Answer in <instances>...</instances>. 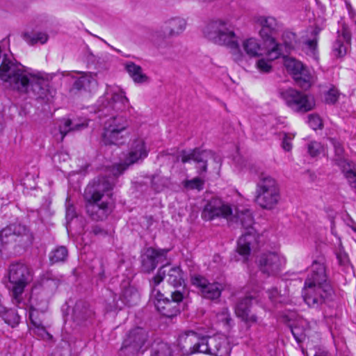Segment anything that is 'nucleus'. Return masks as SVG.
Instances as JSON below:
<instances>
[{
  "label": "nucleus",
  "instance_id": "423d86ee",
  "mask_svg": "<svg viewBox=\"0 0 356 356\" xmlns=\"http://www.w3.org/2000/svg\"><path fill=\"white\" fill-rule=\"evenodd\" d=\"M281 200L278 182L273 177L261 173L256 184L254 201L261 208L266 210L275 209Z\"/></svg>",
  "mask_w": 356,
  "mask_h": 356
},
{
  "label": "nucleus",
  "instance_id": "b1692460",
  "mask_svg": "<svg viewBox=\"0 0 356 356\" xmlns=\"http://www.w3.org/2000/svg\"><path fill=\"white\" fill-rule=\"evenodd\" d=\"M186 21L181 17H172L166 19L161 26V34L163 38L178 36L186 28Z\"/></svg>",
  "mask_w": 356,
  "mask_h": 356
},
{
  "label": "nucleus",
  "instance_id": "052dcab7",
  "mask_svg": "<svg viewBox=\"0 0 356 356\" xmlns=\"http://www.w3.org/2000/svg\"><path fill=\"white\" fill-rule=\"evenodd\" d=\"M321 31V29L318 27H315L314 30L312 32V35H314V38H317V35L319 34Z\"/></svg>",
  "mask_w": 356,
  "mask_h": 356
},
{
  "label": "nucleus",
  "instance_id": "09e8293b",
  "mask_svg": "<svg viewBox=\"0 0 356 356\" xmlns=\"http://www.w3.org/2000/svg\"><path fill=\"white\" fill-rule=\"evenodd\" d=\"M35 334L44 339H51L52 336L47 331L43 324L33 328Z\"/></svg>",
  "mask_w": 356,
  "mask_h": 356
},
{
  "label": "nucleus",
  "instance_id": "f3484780",
  "mask_svg": "<svg viewBox=\"0 0 356 356\" xmlns=\"http://www.w3.org/2000/svg\"><path fill=\"white\" fill-rule=\"evenodd\" d=\"M109 92L111 95V101H108L105 97L99 99V111L104 113L105 115L111 113L112 111H119L124 110L129 104V99L125 96V92L120 88L115 87L108 90L106 94Z\"/></svg>",
  "mask_w": 356,
  "mask_h": 356
},
{
  "label": "nucleus",
  "instance_id": "4d7b16f0",
  "mask_svg": "<svg viewBox=\"0 0 356 356\" xmlns=\"http://www.w3.org/2000/svg\"><path fill=\"white\" fill-rule=\"evenodd\" d=\"M92 232L95 235H104L106 234V232L99 226H95L92 227Z\"/></svg>",
  "mask_w": 356,
  "mask_h": 356
},
{
  "label": "nucleus",
  "instance_id": "603ef678",
  "mask_svg": "<svg viewBox=\"0 0 356 356\" xmlns=\"http://www.w3.org/2000/svg\"><path fill=\"white\" fill-rule=\"evenodd\" d=\"M218 319L219 321L223 322L225 324H228L230 320L229 314L227 308H223L221 313L218 315Z\"/></svg>",
  "mask_w": 356,
  "mask_h": 356
},
{
  "label": "nucleus",
  "instance_id": "9b49d317",
  "mask_svg": "<svg viewBox=\"0 0 356 356\" xmlns=\"http://www.w3.org/2000/svg\"><path fill=\"white\" fill-rule=\"evenodd\" d=\"M148 152L149 150L143 138L138 137L134 139L124 163L114 165L110 170L111 173L114 177H118L128 166L146 158Z\"/></svg>",
  "mask_w": 356,
  "mask_h": 356
},
{
  "label": "nucleus",
  "instance_id": "7c9ffc66",
  "mask_svg": "<svg viewBox=\"0 0 356 356\" xmlns=\"http://www.w3.org/2000/svg\"><path fill=\"white\" fill-rule=\"evenodd\" d=\"M22 38L30 45L37 43L42 44L46 43L49 39L48 35L44 32H25L22 34Z\"/></svg>",
  "mask_w": 356,
  "mask_h": 356
},
{
  "label": "nucleus",
  "instance_id": "393cba45",
  "mask_svg": "<svg viewBox=\"0 0 356 356\" xmlns=\"http://www.w3.org/2000/svg\"><path fill=\"white\" fill-rule=\"evenodd\" d=\"M281 55V45L266 47V57L259 58L255 63L257 70L262 74L270 73L273 70L272 62L279 58Z\"/></svg>",
  "mask_w": 356,
  "mask_h": 356
},
{
  "label": "nucleus",
  "instance_id": "c85d7f7f",
  "mask_svg": "<svg viewBox=\"0 0 356 356\" xmlns=\"http://www.w3.org/2000/svg\"><path fill=\"white\" fill-rule=\"evenodd\" d=\"M126 70L135 83H143L149 81L148 76L143 72L140 66L133 62L126 64Z\"/></svg>",
  "mask_w": 356,
  "mask_h": 356
},
{
  "label": "nucleus",
  "instance_id": "a19ab883",
  "mask_svg": "<svg viewBox=\"0 0 356 356\" xmlns=\"http://www.w3.org/2000/svg\"><path fill=\"white\" fill-rule=\"evenodd\" d=\"M204 184V179L200 177H195L185 182V186L189 189H197L201 191Z\"/></svg>",
  "mask_w": 356,
  "mask_h": 356
},
{
  "label": "nucleus",
  "instance_id": "13d9d810",
  "mask_svg": "<svg viewBox=\"0 0 356 356\" xmlns=\"http://www.w3.org/2000/svg\"><path fill=\"white\" fill-rule=\"evenodd\" d=\"M75 216L74 209L72 207H69L67 209L66 216L68 218H72Z\"/></svg>",
  "mask_w": 356,
  "mask_h": 356
},
{
  "label": "nucleus",
  "instance_id": "37998d69",
  "mask_svg": "<svg viewBox=\"0 0 356 356\" xmlns=\"http://www.w3.org/2000/svg\"><path fill=\"white\" fill-rule=\"evenodd\" d=\"M152 356H172V351L168 344L161 343L157 349L154 351Z\"/></svg>",
  "mask_w": 356,
  "mask_h": 356
},
{
  "label": "nucleus",
  "instance_id": "c756f323",
  "mask_svg": "<svg viewBox=\"0 0 356 356\" xmlns=\"http://www.w3.org/2000/svg\"><path fill=\"white\" fill-rule=\"evenodd\" d=\"M88 127L87 122L80 124H72L69 119H63L60 120L58 125V130L60 134V140H63L66 134L71 131H79Z\"/></svg>",
  "mask_w": 356,
  "mask_h": 356
},
{
  "label": "nucleus",
  "instance_id": "864d4df0",
  "mask_svg": "<svg viewBox=\"0 0 356 356\" xmlns=\"http://www.w3.org/2000/svg\"><path fill=\"white\" fill-rule=\"evenodd\" d=\"M291 330L296 340L298 341H301L303 339L304 331L300 330L297 326L291 327Z\"/></svg>",
  "mask_w": 356,
  "mask_h": 356
},
{
  "label": "nucleus",
  "instance_id": "6e6d98bb",
  "mask_svg": "<svg viewBox=\"0 0 356 356\" xmlns=\"http://www.w3.org/2000/svg\"><path fill=\"white\" fill-rule=\"evenodd\" d=\"M87 81L86 78H82V76L79 77L76 79L74 83V88L76 90H86L84 87V81Z\"/></svg>",
  "mask_w": 356,
  "mask_h": 356
},
{
  "label": "nucleus",
  "instance_id": "c03bdc74",
  "mask_svg": "<svg viewBox=\"0 0 356 356\" xmlns=\"http://www.w3.org/2000/svg\"><path fill=\"white\" fill-rule=\"evenodd\" d=\"M323 151V147L321 143L312 141L308 144V152L312 156H316Z\"/></svg>",
  "mask_w": 356,
  "mask_h": 356
},
{
  "label": "nucleus",
  "instance_id": "4468645a",
  "mask_svg": "<svg viewBox=\"0 0 356 356\" xmlns=\"http://www.w3.org/2000/svg\"><path fill=\"white\" fill-rule=\"evenodd\" d=\"M231 351L227 336L217 334L211 337H203L201 353L212 356H229Z\"/></svg>",
  "mask_w": 356,
  "mask_h": 356
},
{
  "label": "nucleus",
  "instance_id": "72a5a7b5",
  "mask_svg": "<svg viewBox=\"0 0 356 356\" xmlns=\"http://www.w3.org/2000/svg\"><path fill=\"white\" fill-rule=\"evenodd\" d=\"M330 141L334 148L336 161H337L338 165L342 168L343 165L350 167V163L347 162L344 158V149L341 143L334 138H331Z\"/></svg>",
  "mask_w": 356,
  "mask_h": 356
},
{
  "label": "nucleus",
  "instance_id": "aec40b11",
  "mask_svg": "<svg viewBox=\"0 0 356 356\" xmlns=\"http://www.w3.org/2000/svg\"><path fill=\"white\" fill-rule=\"evenodd\" d=\"M147 339L146 331L141 327H136L129 332L124 340L120 348L121 355L134 354L139 351Z\"/></svg>",
  "mask_w": 356,
  "mask_h": 356
},
{
  "label": "nucleus",
  "instance_id": "f257e3e1",
  "mask_svg": "<svg viewBox=\"0 0 356 356\" xmlns=\"http://www.w3.org/2000/svg\"><path fill=\"white\" fill-rule=\"evenodd\" d=\"M0 79L7 86L21 92L31 90L39 93L47 86V80L40 72H31L8 58H3L0 65Z\"/></svg>",
  "mask_w": 356,
  "mask_h": 356
},
{
  "label": "nucleus",
  "instance_id": "bf43d9fd",
  "mask_svg": "<svg viewBox=\"0 0 356 356\" xmlns=\"http://www.w3.org/2000/svg\"><path fill=\"white\" fill-rule=\"evenodd\" d=\"M314 356H331L330 354L326 350H319L316 352Z\"/></svg>",
  "mask_w": 356,
  "mask_h": 356
},
{
  "label": "nucleus",
  "instance_id": "6e6552de",
  "mask_svg": "<svg viewBox=\"0 0 356 356\" xmlns=\"http://www.w3.org/2000/svg\"><path fill=\"white\" fill-rule=\"evenodd\" d=\"M236 214L242 226L247 229V232L238 238L236 249L238 253L246 261L250 256L251 249L258 243L259 235L252 227L254 219L250 211L245 209L238 211Z\"/></svg>",
  "mask_w": 356,
  "mask_h": 356
},
{
  "label": "nucleus",
  "instance_id": "3c124183",
  "mask_svg": "<svg viewBox=\"0 0 356 356\" xmlns=\"http://www.w3.org/2000/svg\"><path fill=\"white\" fill-rule=\"evenodd\" d=\"M268 298L273 303L275 304L280 302V293L278 290L275 288H273L268 291Z\"/></svg>",
  "mask_w": 356,
  "mask_h": 356
},
{
  "label": "nucleus",
  "instance_id": "412c9836",
  "mask_svg": "<svg viewBox=\"0 0 356 356\" xmlns=\"http://www.w3.org/2000/svg\"><path fill=\"white\" fill-rule=\"evenodd\" d=\"M337 38L332 45V54L336 58L344 56L350 48L351 34L348 24L341 19L339 22Z\"/></svg>",
  "mask_w": 356,
  "mask_h": 356
},
{
  "label": "nucleus",
  "instance_id": "ea45409f",
  "mask_svg": "<svg viewBox=\"0 0 356 356\" xmlns=\"http://www.w3.org/2000/svg\"><path fill=\"white\" fill-rule=\"evenodd\" d=\"M201 152L194 151L191 153H187L186 152H183L181 155V160L183 163L189 162L191 161H194L196 162H202V158L199 159L200 154Z\"/></svg>",
  "mask_w": 356,
  "mask_h": 356
},
{
  "label": "nucleus",
  "instance_id": "58836bf2",
  "mask_svg": "<svg viewBox=\"0 0 356 356\" xmlns=\"http://www.w3.org/2000/svg\"><path fill=\"white\" fill-rule=\"evenodd\" d=\"M336 257L338 263L341 266H347L349 264V258L348 254L344 250L343 247L340 244L338 250L336 252Z\"/></svg>",
  "mask_w": 356,
  "mask_h": 356
},
{
  "label": "nucleus",
  "instance_id": "49530a36",
  "mask_svg": "<svg viewBox=\"0 0 356 356\" xmlns=\"http://www.w3.org/2000/svg\"><path fill=\"white\" fill-rule=\"evenodd\" d=\"M339 92L335 88H330L325 95V102L327 104H334L339 98Z\"/></svg>",
  "mask_w": 356,
  "mask_h": 356
},
{
  "label": "nucleus",
  "instance_id": "f03ea898",
  "mask_svg": "<svg viewBox=\"0 0 356 356\" xmlns=\"http://www.w3.org/2000/svg\"><path fill=\"white\" fill-rule=\"evenodd\" d=\"M310 270L305 282L302 296L308 306L318 307L332 295V287L323 259L314 261Z\"/></svg>",
  "mask_w": 356,
  "mask_h": 356
},
{
  "label": "nucleus",
  "instance_id": "e433bc0d",
  "mask_svg": "<svg viewBox=\"0 0 356 356\" xmlns=\"http://www.w3.org/2000/svg\"><path fill=\"white\" fill-rule=\"evenodd\" d=\"M342 172L347 179L350 186L356 189V170L351 167L343 165Z\"/></svg>",
  "mask_w": 356,
  "mask_h": 356
},
{
  "label": "nucleus",
  "instance_id": "9d476101",
  "mask_svg": "<svg viewBox=\"0 0 356 356\" xmlns=\"http://www.w3.org/2000/svg\"><path fill=\"white\" fill-rule=\"evenodd\" d=\"M152 298L157 311L163 316L172 318L179 313V303L182 301L184 296L181 291H175L171 293L172 300H169L165 298L159 289L152 288Z\"/></svg>",
  "mask_w": 356,
  "mask_h": 356
},
{
  "label": "nucleus",
  "instance_id": "8fccbe9b",
  "mask_svg": "<svg viewBox=\"0 0 356 356\" xmlns=\"http://www.w3.org/2000/svg\"><path fill=\"white\" fill-rule=\"evenodd\" d=\"M208 154V152L206 151L202 152L200 154L199 159L201 157L202 158V162H197L199 164L198 168V172L199 174H202V172H204L207 171V161L205 160V158L207 157V155Z\"/></svg>",
  "mask_w": 356,
  "mask_h": 356
},
{
  "label": "nucleus",
  "instance_id": "2eb2a0df",
  "mask_svg": "<svg viewBox=\"0 0 356 356\" xmlns=\"http://www.w3.org/2000/svg\"><path fill=\"white\" fill-rule=\"evenodd\" d=\"M256 23L261 27L259 34L266 47L281 45L273 35L282 29V24L275 17L271 16H259L256 19Z\"/></svg>",
  "mask_w": 356,
  "mask_h": 356
},
{
  "label": "nucleus",
  "instance_id": "20e7f679",
  "mask_svg": "<svg viewBox=\"0 0 356 356\" xmlns=\"http://www.w3.org/2000/svg\"><path fill=\"white\" fill-rule=\"evenodd\" d=\"M204 35L213 42L225 45L232 50V58L236 63L245 60V55L240 50L234 27L227 19L209 21L203 29Z\"/></svg>",
  "mask_w": 356,
  "mask_h": 356
},
{
  "label": "nucleus",
  "instance_id": "473e14b6",
  "mask_svg": "<svg viewBox=\"0 0 356 356\" xmlns=\"http://www.w3.org/2000/svg\"><path fill=\"white\" fill-rule=\"evenodd\" d=\"M1 315H3L5 323L12 327L17 326L19 323L20 317L15 311L9 310L5 312V308L0 304V316Z\"/></svg>",
  "mask_w": 356,
  "mask_h": 356
},
{
  "label": "nucleus",
  "instance_id": "0eeeda50",
  "mask_svg": "<svg viewBox=\"0 0 356 356\" xmlns=\"http://www.w3.org/2000/svg\"><path fill=\"white\" fill-rule=\"evenodd\" d=\"M129 127L128 119L122 115L108 118L104 124L102 140L106 145H120L125 143L126 132Z\"/></svg>",
  "mask_w": 356,
  "mask_h": 356
},
{
  "label": "nucleus",
  "instance_id": "5fc2aeb1",
  "mask_svg": "<svg viewBox=\"0 0 356 356\" xmlns=\"http://www.w3.org/2000/svg\"><path fill=\"white\" fill-rule=\"evenodd\" d=\"M81 76L82 78H86L87 79V81H84V87L86 90L88 89L90 85L96 83L95 78L91 74H85Z\"/></svg>",
  "mask_w": 356,
  "mask_h": 356
},
{
  "label": "nucleus",
  "instance_id": "7ed1b4c3",
  "mask_svg": "<svg viewBox=\"0 0 356 356\" xmlns=\"http://www.w3.org/2000/svg\"><path fill=\"white\" fill-rule=\"evenodd\" d=\"M114 178L99 179L94 190L88 186L86 198L88 200L86 209L88 215L94 220H104L112 211L111 191L114 186Z\"/></svg>",
  "mask_w": 356,
  "mask_h": 356
},
{
  "label": "nucleus",
  "instance_id": "f704fd0d",
  "mask_svg": "<svg viewBox=\"0 0 356 356\" xmlns=\"http://www.w3.org/2000/svg\"><path fill=\"white\" fill-rule=\"evenodd\" d=\"M282 38L286 51H290L296 47V35L294 33L286 31L282 33Z\"/></svg>",
  "mask_w": 356,
  "mask_h": 356
},
{
  "label": "nucleus",
  "instance_id": "4be33fe9",
  "mask_svg": "<svg viewBox=\"0 0 356 356\" xmlns=\"http://www.w3.org/2000/svg\"><path fill=\"white\" fill-rule=\"evenodd\" d=\"M202 338L195 332L189 331L179 335L178 346L184 355L201 353Z\"/></svg>",
  "mask_w": 356,
  "mask_h": 356
},
{
  "label": "nucleus",
  "instance_id": "a878e982",
  "mask_svg": "<svg viewBox=\"0 0 356 356\" xmlns=\"http://www.w3.org/2000/svg\"><path fill=\"white\" fill-rule=\"evenodd\" d=\"M253 299L252 296H247L238 300L235 307V313L236 316L243 321L248 323H254L257 321V317L254 314H250V306L251 300Z\"/></svg>",
  "mask_w": 356,
  "mask_h": 356
},
{
  "label": "nucleus",
  "instance_id": "de8ad7c7",
  "mask_svg": "<svg viewBox=\"0 0 356 356\" xmlns=\"http://www.w3.org/2000/svg\"><path fill=\"white\" fill-rule=\"evenodd\" d=\"M283 135L282 147L285 151L289 152L292 149L293 145L291 141L294 138L295 135L286 133H284Z\"/></svg>",
  "mask_w": 356,
  "mask_h": 356
},
{
  "label": "nucleus",
  "instance_id": "680f3d73",
  "mask_svg": "<svg viewBox=\"0 0 356 356\" xmlns=\"http://www.w3.org/2000/svg\"><path fill=\"white\" fill-rule=\"evenodd\" d=\"M349 15L353 22H354V23L356 24V13L353 10H350Z\"/></svg>",
  "mask_w": 356,
  "mask_h": 356
},
{
  "label": "nucleus",
  "instance_id": "a18cd8bd",
  "mask_svg": "<svg viewBox=\"0 0 356 356\" xmlns=\"http://www.w3.org/2000/svg\"><path fill=\"white\" fill-rule=\"evenodd\" d=\"M29 318L33 327L40 326V325L43 324L40 315L36 309H31L29 312Z\"/></svg>",
  "mask_w": 356,
  "mask_h": 356
},
{
  "label": "nucleus",
  "instance_id": "a211bd4d",
  "mask_svg": "<svg viewBox=\"0 0 356 356\" xmlns=\"http://www.w3.org/2000/svg\"><path fill=\"white\" fill-rule=\"evenodd\" d=\"M164 279L174 287L181 286L184 284L182 270L178 266H163L160 268L150 282L152 287L156 288Z\"/></svg>",
  "mask_w": 356,
  "mask_h": 356
},
{
  "label": "nucleus",
  "instance_id": "cd10ccee",
  "mask_svg": "<svg viewBox=\"0 0 356 356\" xmlns=\"http://www.w3.org/2000/svg\"><path fill=\"white\" fill-rule=\"evenodd\" d=\"M26 228L20 225H11L0 232V239L2 243H8L14 239L15 235L25 232Z\"/></svg>",
  "mask_w": 356,
  "mask_h": 356
},
{
  "label": "nucleus",
  "instance_id": "79ce46f5",
  "mask_svg": "<svg viewBox=\"0 0 356 356\" xmlns=\"http://www.w3.org/2000/svg\"><path fill=\"white\" fill-rule=\"evenodd\" d=\"M307 123L314 130L321 129L323 127L322 120L318 115L315 114L308 115Z\"/></svg>",
  "mask_w": 356,
  "mask_h": 356
},
{
  "label": "nucleus",
  "instance_id": "2f4dec72",
  "mask_svg": "<svg viewBox=\"0 0 356 356\" xmlns=\"http://www.w3.org/2000/svg\"><path fill=\"white\" fill-rule=\"evenodd\" d=\"M67 257L68 251L65 246L57 247L49 253V260L51 264L65 262Z\"/></svg>",
  "mask_w": 356,
  "mask_h": 356
},
{
  "label": "nucleus",
  "instance_id": "1a4fd4ad",
  "mask_svg": "<svg viewBox=\"0 0 356 356\" xmlns=\"http://www.w3.org/2000/svg\"><path fill=\"white\" fill-rule=\"evenodd\" d=\"M280 97L285 104L296 113L309 112L316 105L312 96L291 88L281 91Z\"/></svg>",
  "mask_w": 356,
  "mask_h": 356
},
{
  "label": "nucleus",
  "instance_id": "39448f33",
  "mask_svg": "<svg viewBox=\"0 0 356 356\" xmlns=\"http://www.w3.org/2000/svg\"><path fill=\"white\" fill-rule=\"evenodd\" d=\"M6 286L9 291L12 302L19 307L23 302L25 288L32 280L29 268L22 263L11 264L7 272Z\"/></svg>",
  "mask_w": 356,
  "mask_h": 356
},
{
  "label": "nucleus",
  "instance_id": "dca6fc26",
  "mask_svg": "<svg viewBox=\"0 0 356 356\" xmlns=\"http://www.w3.org/2000/svg\"><path fill=\"white\" fill-rule=\"evenodd\" d=\"M284 65L301 88H308L314 82V77L310 71L299 60L286 57L284 58Z\"/></svg>",
  "mask_w": 356,
  "mask_h": 356
},
{
  "label": "nucleus",
  "instance_id": "5701e85b",
  "mask_svg": "<svg viewBox=\"0 0 356 356\" xmlns=\"http://www.w3.org/2000/svg\"><path fill=\"white\" fill-rule=\"evenodd\" d=\"M168 250H156L153 248H147L141 255V268L145 273L153 271L162 257H165Z\"/></svg>",
  "mask_w": 356,
  "mask_h": 356
},
{
  "label": "nucleus",
  "instance_id": "ddd939ff",
  "mask_svg": "<svg viewBox=\"0 0 356 356\" xmlns=\"http://www.w3.org/2000/svg\"><path fill=\"white\" fill-rule=\"evenodd\" d=\"M260 271L268 276H275L284 268L286 259L276 252H266L261 254L257 260Z\"/></svg>",
  "mask_w": 356,
  "mask_h": 356
},
{
  "label": "nucleus",
  "instance_id": "4c0bfd02",
  "mask_svg": "<svg viewBox=\"0 0 356 356\" xmlns=\"http://www.w3.org/2000/svg\"><path fill=\"white\" fill-rule=\"evenodd\" d=\"M317 43L318 38H314L311 40H307L304 43L307 54L315 59L317 58Z\"/></svg>",
  "mask_w": 356,
  "mask_h": 356
},
{
  "label": "nucleus",
  "instance_id": "6ab92c4d",
  "mask_svg": "<svg viewBox=\"0 0 356 356\" xmlns=\"http://www.w3.org/2000/svg\"><path fill=\"white\" fill-rule=\"evenodd\" d=\"M191 281L192 284L199 289L201 296L206 299H218L224 289L222 284L217 282H209L207 278L197 274L193 275Z\"/></svg>",
  "mask_w": 356,
  "mask_h": 356
},
{
  "label": "nucleus",
  "instance_id": "c9c22d12",
  "mask_svg": "<svg viewBox=\"0 0 356 356\" xmlns=\"http://www.w3.org/2000/svg\"><path fill=\"white\" fill-rule=\"evenodd\" d=\"M139 295L138 292L132 287H129L124 290L122 298L126 304L131 305L138 300Z\"/></svg>",
  "mask_w": 356,
  "mask_h": 356
},
{
  "label": "nucleus",
  "instance_id": "f8f14e48",
  "mask_svg": "<svg viewBox=\"0 0 356 356\" xmlns=\"http://www.w3.org/2000/svg\"><path fill=\"white\" fill-rule=\"evenodd\" d=\"M233 216V208L220 198L213 197L204 205L201 217L204 220L211 221L215 219L230 220Z\"/></svg>",
  "mask_w": 356,
  "mask_h": 356
},
{
  "label": "nucleus",
  "instance_id": "bb28decb",
  "mask_svg": "<svg viewBox=\"0 0 356 356\" xmlns=\"http://www.w3.org/2000/svg\"><path fill=\"white\" fill-rule=\"evenodd\" d=\"M241 48L249 58L261 57L263 56V47L259 40L255 38H249L243 40Z\"/></svg>",
  "mask_w": 356,
  "mask_h": 356
}]
</instances>
